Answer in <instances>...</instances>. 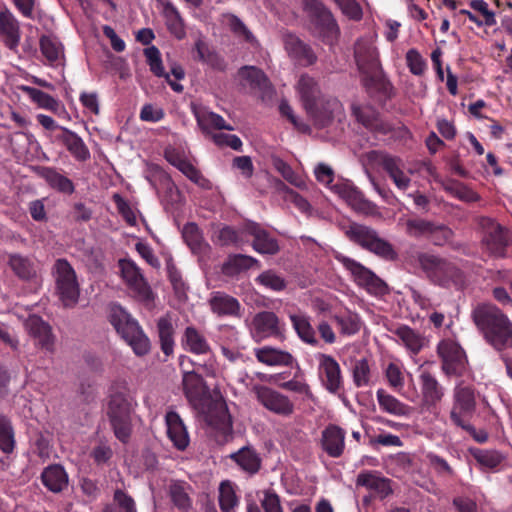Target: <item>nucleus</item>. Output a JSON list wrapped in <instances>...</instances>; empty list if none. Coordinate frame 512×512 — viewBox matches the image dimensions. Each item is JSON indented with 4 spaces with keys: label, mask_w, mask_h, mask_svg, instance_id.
Masks as SVG:
<instances>
[{
    "label": "nucleus",
    "mask_w": 512,
    "mask_h": 512,
    "mask_svg": "<svg viewBox=\"0 0 512 512\" xmlns=\"http://www.w3.org/2000/svg\"><path fill=\"white\" fill-rule=\"evenodd\" d=\"M377 163L399 190L405 191L409 188L411 179L403 170L404 163L401 158L380 152L377 156Z\"/></svg>",
    "instance_id": "aec40b11"
},
{
    "label": "nucleus",
    "mask_w": 512,
    "mask_h": 512,
    "mask_svg": "<svg viewBox=\"0 0 512 512\" xmlns=\"http://www.w3.org/2000/svg\"><path fill=\"white\" fill-rule=\"evenodd\" d=\"M253 326L261 337H274L283 339L285 335V323L272 311H261L253 318Z\"/></svg>",
    "instance_id": "412c9836"
},
{
    "label": "nucleus",
    "mask_w": 512,
    "mask_h": 512,
    "mask_svg": "<svg viewBox=\"0 0 512 512\" xmlns=\"http://www.w3.org/2000/svg\"><path fill=\"white\" fill-rule=\"evenodd\" d=\"M134 411L133 397L126 388L111 393L107 417L115 437L126 444L132 435V413Z\"/></svg>",
    "instance_id": "7ed1b4c3"
},
{
    "label": "nucleus",
    "mask_w": 512,
    "mask_h": 512,
    "mask_svg": "<svg viewBox=\"0 0 512 512\" xmlns=\"http://www.w3.org/2000/svg\"><path fill=\"white\" fill-rule=\"evenodd\" d=\"M239 76L246 80L253 89L266 90L269 79L265 73L255 66H244L239 70Z\"/></svg>",
    "instance_id": "3c124183"
},
{
    "label": "nucleus",
    "mask_w": 512,
    "mask_h": 512,
    "mask_svg": "<svg viewBox=\"0 0 512 512\" xmlns=\"http://www.w3.org/2000/svg\"><path fill=\"white\" fill-rule=\"evenodd\" d=\"M377 401L383 412L394 416H408L411 408L398 400L393 395L388 394L384 389H378L376 392Z\"/></svg>",
    "instance_id": "c03bdc74"
},
{
    "label": "nucleus",
    "mask_w": 512,
    "mask_h": 512,
    "mask_svg": "<svg viewBox=\"0 0 512 512\" xmlns=\"http://www.w3.org/2000/svg\"><path fill=\"white\" fill-rule=\"evenodd\" d=\"M0 34L6 47L16 51L20 42L19 22L7 7L0 9Z\"/></svg>",
    "instance_id": "a878e982"
},
{
    "label": "nucleus",
    "mask_w": 512,
    "mask_h": 512,
    "mask_svg": "<svg viewBox=\"0 0 512 512\" xmlns=\"http://www.w3.org/2000/svg\"><path fill=\"white\" fill-rule=\"evenodd\" d=\"M218 242L221 246H235L237 248L242 247L244 244L239 231L231 226H224L219 230Z\"/></svg>",
    "instance_id": "052dcab7"
},
{
    "label": "nucleus",
    "mask_w": 512,
    "mask_h": 512,
    "mask_svg": "<svg viewBox=\"0 0 512 512\" xmlns=\"http://www.w3.org/2000/svg\"><path fill=\"white\" fill-rule=\"evenodd\" d=\"M444 190L452 197L466 203H474L480 200V195L477 192L459 181H449L444 185Z\"/></svg>",
    "instance_id": "8fccbe9b"
},
{
    "label": "nucleus",
    "mask_w": 512,
    "mask_h": 512,
    "mask_svg": "<svg viewBox=\"0 0 512 512\" xmlns=\"http://www.w3.org/2000/svg\"><path fill=\"white\" fill-rule=\"evenodd\" d=\"M355 61L366 87L378 86L383 82L384 73L377 48L368 42H357L354 50Z\"/></svg>",
    "instance_id": "0eeeda50"
},
{
    "label": "nucleus",
    "mask_w": 512,
    "mask_h": 512,
    "mask_svg": "<svg viewBox=\"0 0 512 512\" xmlns=\"http://www.w3.org/2000/svg\"><path fill=\"white\" fill-rule=\"evenodd\" d=\"M119 267L122 278L133 292L134 297L146 306L151 305L155 295L136 263L131 259H121Z\"/></svg>",
    "instance_id": "f8f14e48"
},
{
    "label": "nucleus",
    "mask_w": 512,
    "mask_h": 512,
    "mask_svg": "<svg viewBox=\"0 0 512 512\" xmlns=\"http://www.w3.org/2000/svg\"><path fill=\"white\" fill-rule=\"evenodd\" d=\"M52 142L64 146L77 161L85 162L90 159V151L83 139L66 127L52 135Z\"/></svg>",
    "instance_id": "6ab92c4d"
},
{
    "label": "nucleus",
    "mask_w": 512,
    "mask_h": 512,
    "mask_svg": "<svg viewBox=\"0 0 512 512\" xmlns=\"http://www.w3.org/2000/svg\"><path fill=\"white\" fill-rule=\"evenodd\" d=\"M39 175L48 183V185L65 194H72L75 190L73 182L53 167H42Z\"/></svg>",
    "instance_id": "37998d69"
},
{
    "label": "nucleus",
    "mask_w": 512,
    "mask_h": 512,
    "mask_svg": "<svg viewBox=\"0 0 512 512\" xmlns=\"http://www.w3.org/2000/svg\"><path fill=\"white\" fill-rule=\"evenodd\" d=\"M339 106L336 99H321V104L313 105L312 109L306 110L307 114L313 120L318 128L327 127L333 120V113Z\"/></svg>",
    "instance_id": "e433bc0d"
},
{
    "label": "nucleus",
    "mask_w": 512,
    "mask_h": 512,
    "mask_svg": "<svg viewBox=\"0 0 512 512\" xmlns=\"http://www.w3.org/2000/svg\"><path fill=\"white\" fill-rule=\"evenodd\" d=\"M22 91L26 93L30 99L37 103L41 108L56 111L59 107V102L54 97L40 89L30 86H23Z\"/></svg>",
    "instance_id": "5fc2aeb1"
},
{
    "label": "nucleus",
    "mask_w": 512,
    "mask_h": 512,
    "mask_svg": "<svg viewBox=\"0 0 512 512\" xmlns=\"http://www.w3.org/2000/svg\"><path fill=\"white\" fill-rule=\"evenodd\" d=\"M192 486L184 480H170L167 486V495L173 506L180 512H190L193 500L190 496Z\"/></svg>",
    "instance_id": "5701e85b"
},
{
    "label": "nucleus",
    "mask_w": 512,
    "mask_h": 512,
    "mask_svg": "<svg viewBox=\"0 0 512 512\" xmlns=\"http://www.w3.org/2000/svg\"><path fill=\"white\" fill-rule=\"evenodd\" d=\"M333 320L343 335L351 336L360 331L361 319L357 313L347 311L345 313L336 314L333 316Z\"/></svg>",
    "instance_id": "09e8293b"
},
{
    "label": "nucleus",
    "mask_w": 512,
    "mask_h": 512,
    "mask_svg": "<svg viewBox=\"0 0 512 512\" xmlns=\"http://www.w3.org/2000/svg\"><path fill=\"white\" fill-rule=\"evenodd\" d=\"M273 167L281 176L290 184L296 187H302L304 185L303 179L295 173L292 167L281 158L273 159Z\"/></svg>",
    "instance_id": "bf43d9fd"
},
{
    "label": "nucleus",
    "mask_w": 512,
    "mask_h": 512,
    "mask_svg": "<svg viewBox=\"0 0 512 512\" xmlns=\"http://www.w3.org/2000/svg\"><path fill=\"white\" fill-rule=\"evenodd\" d=\"M256 282L266 289H270L275 292H281L285 290L287 286L286 280L274 270H266L262 272L256 278Z\"/></svg>",
    "instance_id": "6e6d98bb"
},
{
    "label": "nucleus",
    "mask_w": 512,
    "mask_h": 512,
    "mask_svg": "<svg viewBox=\"0 0 512 512\" xmlns=\"http://www.w3.org/2000/svg\"><path fill=\"white\" fill-rule=\"evenodd\" d=\"M8 265L14 274L22 281H30L37 275V269L34 261L20 254L9 256Z\"/></svg>",
    "instance_id": "ea45409f"
},
{
    "label": "nucleus",
    "mask_w": 512,
    "mask_h": 512,
    "mask_svg": "<svg viewBox=\"0 0 512 512\" xmlns=\"http://www.w3.org/2000/svg\"><path fill=\"white\" fill-rule=\"evenodd\" d=\"M285 49L288 54L303 66L316 63L317 56L310 45L303 42L293 34H287L284 39Z\"/></svg>",
    "instance_id": "cd10ccee"
},
{
    "label": "nucleus",
    "mask_w": 512,
    "mask_h": 512,
    "mask_svg": "<svg viewBox=\"0 0 512 512\" xmlns=\"http://www.w3.org/2000/svg\"><path fill=\"white\" fill-rule=\"evenodd\" d=\"M26 328L29 334L37 341V344L46 351H53L54 336L51 326L40 316L32 315L26 320Z\"/></svg>",
    "instance_id": "393cba45"
},
{
    "label": "nucleus",
    "mask_w": 512,
    "mask_h": 512,
    "mask_svg": "<svg viewBox=\"0 0 512 512\" xmlns=\"http://www.w3.org/2000/svg\"><path fill=\"white\" fill-rule=\"evenodd\" d=\"M144 55L153 74L157 77L164 76L165 70L162 65L161 54L159 49L155 46H150L144 50Z\"/></svg>",
    "instance_id": "e2e57ef3"
},
{
    "label": "nucleus",
    "mask_w": 512,
    "mask_h": 512,
    "mask_svg": "<svg viewBox=\"0 0 512 512\" xmlns=\"http://www.w3.org/2000/svg\"><path fill=\"white\" fill-rule=\"evenodd\" d=\"M353 382L357 387L367 386L370 382V367L366 359L357 360L353 366Z\"/></svg>",
    "instance_id": "0e129e2a"
},
{
    "label": "nucleus",
    "mask_w": 512,
    "mask_h": 512,
    "mask_svg": "<svg viewBox=\"0 0 512 512\" xmlns=\"http://www.w3.org/2000/svg\"><path fill=\"white\" fill-rule=\"evenodd\" d=\"M432 229H434V222L429 220L414 218L408 219L406 222V232L411 237L428 239Z\"/></svg>",
    "instance_id": "4d7b16f0"
},
{
    "label": "nucleus",
    "mask_w": 512,
    "mask_h": 512,
    "mask_svg": "<svg viewBox=\"0 0 512 512\" xmlns=\"http://www.w3.org/2000/svg\"><path fill=\"white\" fill-rule=\"evenodd\" d=\"M109 321L117 333L128 343L138 356L150 350V341L138 322L119 304L113 303L109 309Z\"/></svg>",
    "instance_id": "20e7f679"
},
{
    "label": "nucleus",
    "mask_w": 512,
    "mask_h": 512,
    "mask_svg": "<svg viewBox=\"0 0 512 512\" xmlns=\"http://www.w3.org/2000/svg\"><path fill=\"white\" fill-rule=\"evenodd\" d=\"M195 52L197 54L195 59L216 69L223 68V60L215 51H212L208 44L203 40L199 39L195 42Z\"/></svg>",
    "instance_id": "864d4df0"
},
{
    "label": "nucleus",
    "mask_w": 512,
    "mask_h": 512,
    "mask_svg": "<svg viewBox=\"0 0 512 512\" xmlns=\"http://www.w3.org/2000/svg\"><path fill=\"white\" fill-rule=\"evenodd\" d=\"M345 236L361 248L387 260L395 261L398 254L387 240L381 238L373 228L352 222L345 230Z\"/></svg>",
    "instance_id": "423d86ee"
},
{
    "label": "nucleus",
    "mask_w": 512,
    "mask_h": 512,
    "mask_svg": "<svg viewBox=\"0 0 512 512\" xmlns=\"http://www.w3.org/2000/svg\"><path fill=\"white\" fill-rule=\"evenodd\" d=\"M187 364L193 365L188 357L181 356L179 365L183 371V393L193 408L202 410L204 401L210 397L209 388L207 387L202 376L195 369L191 371L188 370Z\"/></svg>",
    "instance_id": "9d476101"
},
{
    "label": "nucleus",
    "mask_w": 512,
    "mask_h": 512,
    "mask_svg": "<svg viewBox=\"0 0 512 512\" xmlns=\"http://www.w3.org/2000/svg\"><path fill=\"white\" fill-rule=\"evenodd\" d=\"M113 201L116 205L118 213L122 216L125 222L129 226H135L137 223L136 214L133 208L130 206L128 201H126L121 195L114 194Z\"/></svg>",
    "instance_id": "774afa93"
},
{
    "label": "nucleus",
    "mask_w": 512,
    "mask_h": 512,
    "mask_svg": "<svg viewBox=\"0 0 512 512\" xmlns=\"http://www.w3.org/2000/svg\"><path fill=\"white\" fill-rule=\"evenodd\" d=\"M342 14L353 21H360L363 11L357 0H333Z\"/></svg>",
    "instance_id": "680f3d73"
},
{
    "label": "nucleus",
    "mask_w": 512,
    "mask_h": 512,
    "mask_svg": "<svg viewBox=\"0 0 512 512\" xmlns=\"http://www.w3.org/2000/svg\"><path fill=\"white\" fill-rule=\"evenodd\" d=\"M353 114L359 123L372 132L386 135L392 130L390 124L383 121L379 114L370 108L354 107Z\"/></svg>",
    "instance_id": "f704fd0d"
},
{
    "label": "nucleus",
    "mask_w": 512,
    "mask_h": 512,
    "mask_svg": "<svg viewBox=\"0 0 512 512\" xmlns=\"http://www.w3.org/2000/svg\"><path fill=\"white\" fill-rule=\"evenodd\" d=\"M40 51L50 66L62 65L64 52L62 44L51 36L42 35L39 41Z\"/></svg>",
    "instance_id": "a19ab883"
},
{
    "label": "nucleus",
    "mask_w": 512,
    "mask_h": 512,
    "mask_svg": "<svg viewBox=\"0 0 512 512\" xmlns=\"http://www.w3.org/2000/svg\"><path fill=\"white\" fill-rule=\"evenodd\" d=\"M291 324L298 337L306 344L317 346L319 344L316 338V332L311 325L310 317L304 313L290 314Z\"/></svg>",
    "instance_id": "58836bf2"
},
{
    "label": "nucleus",
    "mask_w": 512,
    "mask_h": 512,
    "mask_svg": "<svg viewBox=\"0 0 512 512\" xmlns=\"http://www.w3.org/2000/svg\"><path fill=\"white\" fill-rule=\"evenodd\" d=\"M243 231L253 237L252 247L259 254L275 255L279 251V244L260 224L248 221L243 226Z\"/></svg>",
    "instance_id": "f3484780"
},
{
    "label": "nucleus",
    "mask_w": 512,
    "mask_h": 512,
    "mask_svg": "<svg viewBox=\"0 0 512 512\" xmlns=\"http://www.w3.org/2000/svg\"><path fill=\"white\" fill-rule=\"evenodd\" d=\"M241 470L249 475L257 474L262 466V459L252 445H246L230 455Z\"/></svg>",
    "instance_id": "7c9ffc66"
},
{
    "label": "nucleus",
    "mask_w": 512,
    "mask_h": 512,
    "mask_svg": "<svg viewBox=\"0 0 512 512\" xmlns=\"http://www.w3.org/2000/svg\"><path fill=\"white\" fill-rule=\"evenodd\" d=\"M257 401L270 412L288 417L294 412V404L288 396L267 386H255Z\"/></svg>",
    "instance_id": "dca6fc26"
},
{
    "label": "nucleus",
    "mask_w": 512,
    "mask_h": 512,
    "mask_svg": "<svg viewBox=\"0 0 512 512\" xmlns=\"http://www.w3.org/2000/svg\"><path fill=\"white\" fill-rule=\"evenodd\" d=\"M218 491V503L221 512H236L240 500L233 483L229 480L222 481Z\"/></svg>",
    "instance_id": "49530a36"
},
{
    "label": "nucleus",
    "mask_w": 512,
    "mask_h": 512,
    "mask_svg": "<svg viewBox=\"0 0 512 512\" xmlns=\"http://www.w3.org/2000/svg\"><path fill=\"white\" fill-rule=\"evenodd\" d=\"M316 359L318 361L317 374L321 385L331 394L343 393L344 377L337 360L324 353H318Z\"/></svg>",
    "instance_id": "ddd939ff"
},
{
    "label": "nucleus",
    "mask_w": 512,
    "mask_h": 512,
    "mask_svg": "<svg viewBox=\"0 0 512 512\" xmlns=\"http://www.w3.org/2000/svg\"><path fill=\"white\" fill-rule=\"evenodd\" d=\"M14 429L8 417L0 414V450L11 454L15 448Z\"/></svg>",
    "instance_id": "603ef678"
},
{
    "label": "nucleus",
    "mask_w": 512,
    "mask_h": 512,
    "mask_svg": "<svg viewBox=\"0 0 512 512\" xmlns=\"http://www.w3.org/2000/svg\"><path fill=\"white\" fill-rule=\"evenodd\" d=\"M211 311L220 317H240L241 304L233 296L222 291H216L211 294L209 299Z\"/></svg>",
    "instance_id": "bb28decb"
},
{
    "label": "nucleus",
    "mask_w": 512,
    "mask_h": 512,
    "mask_svg": "<svg viewBox=\"0 0 512 512\" xmlns=\"http://www.w3.org/2000/svg\"><path fill=\"white\" fill-rule=\"evenodd\" d=\"M480 225L483 229L482 245L484 249L495 258L506 257L507 248L512 243L510 231L489 217H482Z\"/></svg>",
    "instance_id": "1a4fd4ad"
},
{
    "label": "nucleus",
    "mask_w": 512,
    "mask_h": 512,
    "mask_svg": "<svg viewBox=\"0 0 512 512\" xmlns=\"http://www.w3.org/2000/svg\"><path fill=\"white\" fill-rule=\"evenodd\" d=\"M41 481L50 492L60 493L68 487L69 478L62 465L51 464L43 469Z\"/></svg>",
    "instance_id": "2f4dec72"
},
{
    "label": "nucleus",
    "mask_w": 512,
    "mask_h": 512,
    "mask_svg": "<svg viewBox=\"0 0 512 512\" xmlns=\"http://www.w3.org/2000/svg\"><path fill=\"white\" fill-rule=\"evenodd\" d=\"M336 259L346 268L354 278V281L373 295H385L388 292L387 284L373 271L360 262L344 255L336 256Z\"/></svg>",
    "instance_id": "9b49d317"
},
{
    "label": "nucleus",
    "mask_w": 512,
    "mask_h": 512,
    "mask_svg": "<svg viewBox=\"0 0 512 512\" xmlns=\"http://www.w3.org/2000/svg\"><path fill=\"white\" fill-rule=\"evenodd\" d=\"M198 122L203 128H213L218 130H233V127L226 124L222 116L214 112H208L198 117Z\"/></svg>",
    "instance_id": "338daca9"
},
{
    "label": "nucleus",
    "mask_w": 512,
    "mask_h": 512,
    "mask_svg": "<svg viewBox=\"0 0 512 512\" xmlns=\"http://www.w3.org/2000/svg\"><path fill=\"white\" fill-rule=\"evenodd\" d=\"M442 369L447 375L461 376L466 370L467 358L463 348L452 340H442L437 347Z\"/></svg>",
    "instance_id": "2eb2a0df"
},
{
    "label": "nucleus",
    "mask_w": 512,
    "mask_h": 512,
    "mask_svg": "<svg viewBox=\"0 0 512 512\" xmlns=\"http://www.w3.org/2000/svg\"><path fill=\"white\" fill-rule=\"evenodd\" d=\"M346 432L335 424H329L322 431L321 447L328 456L339 458L345 449Z\"/></svg>",
    "instance_id": "4be33fe9"
},
{
    "label": "nucleus",
    "mask_w": 512,
    "mask_h": 512,
    "mask_svg": "<svg viewBox=\"0 0 512 512\" xmlns=\"http://www.w3.org/2000/svg\"><path fill=\"white\" fill-rule=\"evenodd\" d=\"M165 422L168 438L175 448L184 451L188 447L190 439L180 415L176 411H168L165 415Z\"/></svg>",
    "instance_id": "b1692460"
},
{
    "label": "nucleus",
    "mask_w": 512,
    "mask_h": 512,
    "mask_svg": "<svg viewBox=\"0 0 512 512\" xmlns=\"http://www.w3.org/2000/svg\"><path fill=\"white\" fill-rule=\"evenodd\" d=\"M296 89L305 110L312 109L313 105L321 104L323 96L318 82L313 77L308 74L301 75Z\"/></svg>",
    "instance_id": "c85d7f7f"
},
{
    "label": "nucleus",
    "mask_w": 512,
    "mask_h": 512,
    "mask_svg": "<svg viewBox=\"0 0 512 512\" xmlns=\"http://www.w3.org/2000/svg\"><path fill=\"white\" fill-rule=\"evenodd\" d=\"M259 261L249 255L232 254L222 265V272L226 276H234L242 271H246L254 266H259Z\"/></svg>",
    "instance_id": "a18cd8bd"
},
{
    "label": "nucleus",
    "mask_w": 512,
    "mask_h": 512,
    "mask_svg": "<svg viewBox=\"0 0 512 512\" xmlns=\"http://www.w3.org/2000/svg\"><path fill=\"white\" fill-rule=\"evenodd\" d=\"M56 292L66 308L74 307L80 296V287L74 268L66 259H58L54 264Z\"/></svg>",
    "instance_id": "6e6552de"
},
{
    "label": "nucleus",
    "mask_w": 512,
    "mask_h": 512,
    "mask_svg": "<svg viewBox=\"0 0 512 512\" xmlns=\"http://www.w3.org/2000/svg\"><path fill=\"white\" fill-rule=\"evenodd\" d=\"M331 190L357 212L368 213L374 207L373 203L349 181L337 182L331 186Z\"/></svg>",
    "instance_id": "a211bd4d"
},
{
    "label": "nucleus",
    "mask_w": 512,
    "mask_h": 512,
    "mask_svg": "<svg viewBox=\"0 0 512 512\" xmlns=\"http://www.w3.org/2000/svg\"><path fill=\"white\" fill-rule=\"evenodd\" d=\"M472 317L484 339L498 351L512 347V322L496 306L478 305Z\"/></svg>",
    "instance_id": "f257e3e1"
},
{
    "label": "nucleus",
    "mask_w": 512,
    "mask_h": 512,
    "mask_svg": "<svg viewBox=\"0 0 512 512\" xmlns=\"http://www.w3.org/2000/svg\"><path fill=\"white\" fill-rule=\"evenodd\" d=\"M420 383L423 396V405L428 410L436 407L444 395L441 385L429 372H423L420 375Z\"/></svg>",
    "instance_id": "72a5a7b5"
},
{
    "label": "nucleus",
    "mask_w": 512,
    "mask_h": 512,
    "mask_svg": "<svg viewBox=\"0 0 512 512\" xmlns=\"http://www.w3.org/2000/svg\"><path fill=\"white\" fill-rule=\"evenodd\" d=\"M390 331L398 338L401 344L412 354L417 355L426 345V338L408 325H399Z\"/></svg>",
    "instance_id": "473e14b6"
},
{
    "label": "nucleus",
    "mask_w": 512,
    "mask_h": 512,
    "mask_svg": "<svg viewBox=\"0 0 512 512\" xmlns=\"http://www.w3.org/2000/svg\"><path fill=\"white\" fill-rule=\"evenodd\" d=\"M255 356L259 362L268 366H289L293 362L290 353L269 346L257 349Z\"/></svg>",
    "instance_id": "79ce46f5"
},
{
    "label": "nucleus",
    "mask_w": 512,
    "mask_h": 512,
    "mask_svg": "<svg viewBox=\"0 0 512 512\" xmlns=\"http://www.w3.org/2000/svg\"><path fill=\"white\" fill-rule=\"evenodd\" d=\"M405 59L407 67L413 75L422 76L425 73L427 62L417 49H409L406 52Z\"/></svg>",
    "instance_id": "13d9d810"
},
{
    "label": "nucleus",
    "mask_w": 512,
    "mask_h": 512,
    "mask_svg": "<svg viewBox=\"0 0 512 512\" xmlns=\"http://www.w3.org/2000/svg\"><path fill=\"white\" fill-rule=\"evenodd\" d=\"M454 237L452 229L445 225H438L434 223V229H432L428 240H430L436 246H443L445 244H451Z\"/></svg>",
    "instance_id": "69168bd1"
},
{
    "label": "nucleus",
    "mask_w": 512,
    "mask_h": 512,
    "mask_svg": "<svg viewBox=\"0 0 512 512\" xmlns=\"http://www.w3.org/2000/svg\"><path fill=\"white\" fill-rule=\"evenodd\" d=\"M161 350L169 356L174 350V327L169 317H161L157 322Z\"/></svg>",
    "instance_id": "de8ad7c7"
},
{
    "label": "nucleus",
    "mask_w": 512,
    "mask_h": 512,
    "mask_svg": "<svg viewBox=\"0 0 512 512\" xmlns=\"http://www.w3.org/2000/svg\"><path fill=\"white\" fill-rule=\"evenodd\" d=\"M303 11L316 37L329 46L338 42L341 34L340 27L331 10L321 0H305Z\"/></svg>",
    "instance_id": "39448f33"
},
{
    "label": "nucleus",
    "mask_w": 512,
    "mask_h": 512,
    "mask_svg": "<svg viewBox=\"0 0 512 512\" xmlns=\"http://www.w3.org/2000/svg\"><path fill=\"white\" fill-rule=\"evenodd\" d=\"M453 398V407L450 411L451 422L456 425L470 420L476 410L474 388L461 382L455 387Z\"/></svg>",
    "instance_id": "4468645a"
},
{
    "label": "nucleus",
    "mask_w": 512,
    "mask_h": 512,
    "mask_svg": "<svg viewBox=\"0 0 512 512\" xmlns=\"http://www.w3.org/2000/svg\"><path fill=\"white\" fill-rule=\"evenodd\" d=\"M182 344L187 351L198 355L207 354L211 351L205 336L194 326L185 328Z\"/></svg>",
    "instance_id": "4c0bfd02"
},
{
    "label": "nucleus",
    "mask_w": 512,
    "mask_h": 512,
    "mask_svg": "<svg viewBox=\"0 0 512 512\" xmlns=\"http://www.w3.org/2000/svg\"><path fill=\"white\" fill-rule=\"evenodd\" d=\"M416 259L420 269L432 284L443 288L464 287V272L450 260L428 252L418 253Z\"/></svg>",
    "instance_id": "f03ea898"
},
{
    "label": "nucleus",
    "mask_w": 512,
    "mask_h": 512,
    "mask_svg": "<svg viewBox=\"0 0 512 512\" xmlns=\"http://www.w3.org/2000/svg\"><path fill=\"white\" fill-rule=\"evenodd\" d=\"M162 15L168 31L178 40L186 36L185 21L178 8L171 1H162Z\"/></svg>",
    "instance_id": "c9c22d12"
},
{
    "label": "nucleus",
    "mask_w": 512,
    "mask_h": 512,
    "mask_svg": "<svg viewBox=\"0 0 512 512\" xmlns=\"http://www.w3.org/2000/svg\"><path fill=\"white\" fill-rule=\"evenodd\" d=\"M356 485L374 491V493L381 499H384L393 493L391 480L381 476L375 471H364L358 474Z\"/></svg>",
    "instance_id": "c756f323"
}]
</instances>
